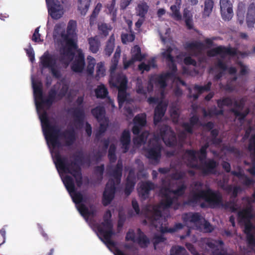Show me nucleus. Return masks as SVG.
<instances>
[{
	"label": "nucleus",
	"mask_w": 255,
	"mask_h": 255,
	"mask_svg": "<svg viewBox=\"0 0 255 255\" xmlns=\"http://www.w3.org/2000/svg\"><path fill=\"white\" fill-rule=\"evenodd\" d=\"M83 102L84 97H78L76 101L78 106L72 108L71 110V113L74 119V126L77 129L81 128L84 125L85 114L83 106H82Z\"/></svg>",
	"instance_id": "obj_9"
},
{
	"label": "nucleus",
	"mask_w": 255,
	"mask_h": 255,
	"mask_svg": "<svg viewBox=\"0 0 255 255\" xmlns=\"http://www.w3.org/2000/svg\"><path fill=\"white\" fill-rule=\"evenodd\" d=\"M182 220L184 222H190L197 223L201 220V216L199 213L188 212L182 215Z\"/></svg>",
	"instance_id": "obj_31"
},
{
	"label": "nucleus",
	"mask_w": 255,
	"mask_h": 255,
	"mask_svg": "<svg viewBox=\"0 0 255 255\" xmlns=\"http://www.w3.org/2000/svg\"><path fill=\"white\" fill-rule=\"evenodd\" d=\"M184 48L187 50L194 51L197 50L198 51H202L204 48V44L200 41L188 42L184 45Z\"/></svg>",
	"instance_id": "obj_34"
},
{
	"label": "nucleus",
	"mask_w": 255,
	"mask_h": 255,
	"mask_svg": "<svg viewBox=\"0 0 255 255\" xmlns=\"http://www.w3.org/2000/svg\"><path fill=\"white\" fill-rule=\"evenodd\" d=\"M135 48L136 49V53L132 55V58L134 61H141L144 58V56L141 53V50L139 46H135Z\"/></svg>",
	"instance_id": "obj_59"
},
{
	"label": "nucleus",
	"mask_w": 255,
	"mask_h": 255,
	"mask_svg": "<svg viewBox=\"0 0 255 255\" xmlns=\"http://www.w3.org/2000/svg\"><path fill=\"white\" fill-rule=\"evenodd\" d=\"M203 199L210 207L215 208L222 204V196L218 191H214L210 188L204 190Z\"/></svg>",
	"instance_id": "obj_10"
},
{
	"label": "nucleus",
	"mask_w": 255,
	"mask_h": 255,
	"mask_svg": "<svg viewBox=\"0 0 255 255\" xmlns=\"http://www.w3.org/2000/svg\"><path fill=\"white\" fill-rule=\"evenodd\" d=\"M172 51V48L169 46L164 52H162V55L167 61L173 63L174 62V58L171 54Z\"/></svg>",
	"instance_id": "obj_54"
},
{
	"label": "nucleus",
	"mask_w": 255,
	"mask_h": 255,
	"mask_svg": "<svg viewBox=\"0 0 255 255\" xmlns=\"http://www.w3.org/2000/svg\"><path fill=\"white\" fill-rule=\"evenodd\" d=\"M185 176L186 172L183 171L176 172L171 175L172 179L176 180L183 179Z\"/></svg>",
	"instance_id": "obj_63"
},
{
	"label": "nucleus",
	"mask_w": 255,
	"mask_h": 255,
	"mask_svg": "<svg viewBox=\"0 0 255 255\" xmlns=\"http://www.w3.org/2000/svg\"><path fill=\"white\" fill-rule=\"evenodd\" d=\"M116 184L114 179H109L103 192L102 202L104 206L109 205L115 198Z\"/></svg>",
	"instance_id": "obj_14"
},
{
	"label": "nucleus",
	"mask_w": 255,
	"mask_h": 255,
	"mask_svg": "<svg viewBox=\"0 0 255 255\" xmlns=\"http://www.w3.org/2000/svg\"><path fill=\"white\" fill-rule=\"evenodd\" d=\"M167 105L162 101L159 102L154 109L153 123L157 125L164 117L167 110Z\"/></svg>",
	"instance_id": "obj_22"
},
{
	"label": "nucleus",
	"mask_w": 255,
	"mask_h": 255,
	"mask_svg": "<svg viewBox=\"0 0 255 255\" xmlns=\"http://www.w3.org/2000/svg\"><path fill=\"white\" fill-rule=\"evenodd\" d=\"M135 184V176L133 170L129 171L128 175L127 178V181L124 190L125 194L127 196H129L132 192Z\"/></svg>",
	"instance_id": "obj_25"
},
{
	"label": "nucleus",
	"mask_w": 255,
	"mask_h": 255,
	"mask_svg": "<svg viewBox=\"0 0 255 255\" xmlns=\"http://www.w3.org/2000/svg\"><path fill=\"white\" fill-rule=\"evenodd\" d=\"M207 55L209 57H214L218 55H220L222 57H224L226 55L234 56L236 55V51L232 47H226L221 45L209 50Z\"/></svg>",
	"instance_id": "obj_18"
},
{
	"label": "nucleus",
	"mask_w": 255,
	"mask_h": 255,
	"mask_svg": "<svg viewBox=\"0 0 255 255\" xmlns=\"http://www.w3.org/2000/svg\"><path fill=\"white\" fill-rule=\"evenodd\" d=\"M39 118L46 140L53 148L59 147L61 146V142L59 139V136L65 139V145L67 146L73 145L75 142L76 134L73 128L61 132L60 129L57 125L50 124L47 114L45 111L40 116Z\"/></svg>",
	"instance_id": "obj_1"
},
{
	"label": "nucleus",
	"mask_w": 255,
	"mask_h": 255,
	"mask_svg": "<svg viewBox=\"0 0 255 255\" xmlns=\"http://www.w3.org/2000/svg\"><path fill=\"white\" fill-rule=\"evenodd\" d=\"M209 147V144L206 143L204 145L201 146L199 151L194 149H186L185 153L187 155L188 157L190 159V163L194 162L196 163L198 160L197 154H199L198 159L202 162L204 161L207 156V149Z\"/></svg>",
	"instance_id": "obj_15"
},
{
	"label": "nucleus",
	"mask_w": 255,
	"mask_h": 255,
	"mask_svg": "<svg viewBox=\"0 0 255 255\" xmlns=\"http://www.w3.org/2000/svg\"><path fill=\"white\" fill-rule=\"evenodd\" d=\"M137 233L138 237L135 242L141 248L145 249L147 248L150 244L149 239L139 228L137 230Z\"/></svg>",
	"instance_id": "obj_30"
},
{
	"label": "nucleus",
	"mask_w": 255,
	"mask_h": 255,
	"mask_svg": "<svg viewBox=\"0 0 255 255\" xmlns=\"http://www.w3.org/2000/svg\"><path fill=\"white\" fill-rule=\"evenodd\" d=\"M133 124L144 127L146 124V115L145 113L138 114L133 119Z\"/></svg>",
	"instance_id": "obj_39"
},
{
	"label": "nucleus",
	"mask_w": 255,
	"mask_h": 255,
	"mask_svg": "<svg viewBox=\"0 0 255 255\" xmlns=\"http://www.w3.org/2000/svg\"><path fill=\"white\" fill-rule=\"evenodd\" d=\"M115 5L116 0H112L111 3L107 4V6L109 13L113 16H116L117 15V9L115 8Z\"/></svg>",
	"instance_id": "obj_61"
},
{
	"label": "nucleus",
	"mask_w": 255,
	"mask_h": 255,
	"mask_svg": "<svg viewBox=\"0 0 255 255\" xmlns=\"http://www.w3.org/2000/svg\"><path fill=\"white\" fill-rule=\"evenodd\" d=\"M100 123L99 130L96 133V138L98 139L106 132L108 127V120L107 119L104 120Z\"/></svg>",
	"instance_id": "obj_44"
},
{
	"label": "nucleus",
	"mask_w": 255,
	"mask_h": 255,
	"mask_svg": "<svg viewBox=\"0 0 255 255\" xmlns=\"http://www.w3.org/2000/svg\"><path fill=\"white\" fill-rule=\"evenodd\" d=\"M166 240V238L164 237L163 235H154L153 239V244L154 250H156V246L161 243H163Z\"/></svg>",
	"instance_id": "obj_55"
},
{
	"label": "nucleus",
	"mask_w": 255,
	"mask_h": 255,
	"mask_svg": "<svg viewBox=\"0 0 255 255\" xmlns=\"http://www.w3.org/2000/svg\"><path fill=\"white\" fill-rule=\"evenodd\" d=\"M147 220L151 226L155 228H160V232L162 234L175 232V230L172 229V228L163 227L162 226L163 217L162 213L156 207H154L153 211L149 213V215L147 216Z\"/></svg>",
	"instance_id": "obj_8"
},
{
	"label": "nucleus",
	"mask_w": 255,
	"mask_h": 255,
	"mask_svg": "<svg viewBox=\"0 0 255 255\" xmlns=\"http://www.w3.org/2000/svg\"><path fill=\"white\" fill-rule=\"evenodd\" d=\"M114 83L113 85L117 88L118 90L127 89L128 78L123 74H118L115 78H113Z\"/></svg>",
	"instance_id": "obj_27"
},
{
	"label": "nucleus",
	"mask_w": 255,
	"mask_h": 255,
	"mask_svg": "<svg viewBox=\"0 0 255 255\" xmlns=\"http://www.w3.org/2000/svg\"><path fill=\"white\" fill-rule=\"evenodd\" d=\"M35 104L36 108L38 110H43L44 108V106H46L48 107H50L53 104V103L48 98L44 99L43 97L39 100V101H36Z\"/></svg>",
	"instance_id": "obj_42"
},
{
	"label": "nucleus",
	"mask_w": 255,
	"mask_h": 255,
	"mask_svg": "<svg viewBox=\"0 0 255 255\" xmlns=\"http://www.w3.org/2000/svg\"><path fill=\"white\" fill-rule=\"evenodd\" d=\"M149 9V6L147 3L143 1L138 4L136 8L137 15L139 16L140 18L145 17Z\"/></svg>",
	"instance_id": "obj_36"
},
{
	"label": "nucleus",
	"mask_w": 255,
	"mask_h": 255,
	"mask_svg": "<svg viewBox=\"0 0 255 255\" xmlns=\"http://www.w3.org/2000/svg\"><path fill=\"white\" fill-rule=\"evenodd\" d=\"M127 90H118V100L120 107L124 103L127 99Z\"/></svg>",
	"instance_id": "obj_53"
},
{
	"label": "nucleus",
	"mask_w": 255,
	"mask_h": 255,
	"mask_svg": "<svg viewBox=\"0 0 255 255\" xmlns=\"http://www.w3.org/2000/svg\"><path fill=\"white\" fill-rule=\"evenodd\" d=\"M162 146L156 137L149 140L147 147H144L145 156L157 163L161 156Z\"/></svg>",
	"instance_id": "obj_7"
},
{
	"label": "nucleus",
	"mask_w": 255,
	"mask_h": 255,
	"mask_svg": "<svg viewBox=\"0 0 255 255\" xmlns=\"http://www.w3.org/2000/svg\"><path fill=\"white\" fill-rule=\"evenodd\" d=\"M187 189V186L184 183H182L181 185H179L175 190L170 189V192L178 197H181L185 194Z\"/></svg>",
	"instance_id": "obj_45"
},
{
	"label": "nucleus",
	"mask_w": 255,
	"mask_h": 255,
	"mask_svg": "<svg viewBox=\"0 0 255 255\" xmlns=\"http://www.w3.org/2000/svg\"><path fill=\"white\" fill-rule=\"evenodd\" d=\"M122 41L124 44H126L127 42H132L135 39L134 34L131 32L130 34H122L121 35Z\"/></svg>",
	"instance_id": "obj_56"
},
{
	"label": "nucleus",
	"mask_w": 255,
	"mask_h": 255,
	"mask_svg": "<svg viewBox=\"0 0 255 255\" xmlns=\"http://www.w3.org/2000/svg\"><path fill=\"white\" fill-rule=\"evenodd\" d=\"M218 107L223 109L224 106L231 107L233 104L232 99L230 97H225L217 100Z\"/></svg>",
	"instance_id": "obj_41"
},
{
	"label": "nucleus",
	"mask_w": 255,
	"mask_h": 255,
	"mask_svg": "<svg viewBox=\"0 0 255 255\" xmlns=\"http://www.w3.org/2000/svg\"><path fill=\"white\" fill-rule=\"evenodd\" d=\"M112 213L110 210H108L103 216V222L101 224L96 225V228L99 234L102 236L104 240L100 238L107 246L114 247L115 243L111 240L115 232L113 229V224L111 219Z\"/></svg>",
	"instance_id": "obj_4"
},
{
	"label": "nucleus",
	"mask_w": 255,
	"mask_h": 255,
	"mask_svg": "<svg viewBox=\"0 0 255 255\" xmlns=\"http://www.w3.org/2000/svg\"><path fill=\"white\" fill-rule=\"evenodd\" d=\"M252 211L253 208L250 206L239 211L238 215L239 218L245 223L244 232L246 234L248 244L249 246L254 247L255 246V237L252 233L254 227L251 222V220L253 218Z\"/></svg>",
	"instance_id": "obj_5"
},
{
	"label": "nucleus",
	"mask_w": 255,
	"mask_h": 255,
	"mask_svg": "<svg viewBox=\"0 0 255 255\" xmlns=\"http://www.w3.org/2000/svg\"><path fill=\"white\" fill-rule=\"evenodd\" d=\"M95 93L97 98L102 99L107 98L109 94L107 88L103 84H101L97 86L95 90Z\"/></svg>",
	"instance_id": "obj_35"
},
{
	"label": "nucleus",
	"mask_w": 255,
	"mask_h": 255,
	"mask_svg": "<svg viewBox=\"0 0 255 255\" xmlns=\"http://www.w3.org/2000/svg\"><path fill=\"white\" fill-rule=\"evenodd\" d=\"M77 54L71 65V70L75 73H81L85 66V55L81 49L77 48Z\"/></svg>",
	"instance_id": "obj_16"
},
{
	"label": "nucleus",
	"mask_w": 255,
	"mask_h": 255,
	"mask_svg": "<svg viewBox=\"0 0 255 255\" xmlns=\"http://www.w3.org/2000/svg\"><path fill=\"white\" fill-rule=\"evenodd\" d=\"M123 165L121 160H118L117 164L115 168L113 170L111 175L113 177V179L116 185H119L121 181L122 176Z\"/></svg>",
	"instance_id": "obj_29"
},
{
	"label": "nucleus",
	"mask_w": 255,
	"mask_h": 255,
	"mask_svg": "<svg viewBox=\"0 0 255 255\" xmlns=\"http://www.w3.org/2000/svg\"><path fill=\"white\" fill-rule=\"evenodd\" d=\"M158 130L159 136L166 145L172 146L175 144L176 135L169 126L166 125L160 126Z\"/></svg>",
	"instance_id": "obj_12"
},
{
	"label": "nucleus",
	"mask_w": 255,
	"mask_h": 255,
	"mask_svg": "<svg viewBox=\"0 0 255 255\" xmlns=\"http://www.w3.org/2000/svg\"><path fill=\"white\" fill-rule=\"evenodd\" d=\"M89 44V50L93 53H97L101 46V42L96 37H91L88 39Z\"/></svg>",
	"instance_id": "obj_33"
},
{
	"label": "nucleus",
	"mask_w": 255,
	"mask_h": 255,
	"mask_svg": "<svg viewBox=\"0 0 255 255\" xmlns=\"http://www.w3.org/2000/svg\"><path fill=\"white\" fill-rule=\"evenodd\" d=\"M211 86L212 82L211 81H209L207 84L204 86H200L195 84L193 89L194 91L197 92V93L201 95L205 91H209L211 89Z\"/></svg>",
	"instance_id": "obj_46"
},
{
	"label": "nucleus",
	"mask_w": 255,
	"mask_h": 255,
	"mask_svg": "<svg viewBox=\"0 0 255 255\" xmlns=\"http://www.w3.org/2000/svg\"><path fill=\"white\" fill-rule=\"evenodd\" d=\"M102 7V5L100 2L97 4L90 16V21H91L92 19H95L98 16Z\"/></svg>",
	"instance_id": "obj_62"
},
{
	"label": "nucleus",
	"mask_w": 255,
	"mask_h": 255,
	"mask_svg": "<svg viewBox=\"0 0 255 255\" xmlns=\"http://www.w3.org/2000/svg\"><path fill=\"white\" fill-rule=\"evenodd\" d=\"M65 187L69 193H74L72 196L73 202L76 204H81L82 202H85L83 196L79 192H76L74 181L73 178L69 176L66 175L63 180Z\"/></svg>",
	"instance_id": "obj_11"
},
{
	"label": "nucleus",
	"mask_w": 255,
	"mask_h": 255,
	"mask_svg": "<svg viewBox=\"0 0 255 255\" xmlns=\"http://www.w3.org/2000/svg\"><path fill=\"white\" fill-rule=\"evenodd\" d=\"M170 74L167 73L165 74H161L158 76L156 78L155 82L159 85L162 89H164L167 86L166 79L170 76Z\"/></svg>",
	"instance_id": "obj_43"
},
{
	"label": "nucleus",
	"mask_w": 255,
	"mask_h": 255,
	"mask_svg": "<svg viewBox=\"0 0 255 255\" xmlns=\"http://www.w3.org/2000/svg\"><path fill=\"white\" fill-rule=\"evenodd\" d=\"M135 89L136 92L137 94L143 95H145L146 94V90L144 89L141 80H137Z\"/></svg>",
	"instance_id": "obj_58"
},
{
	"label": "nucleus",
	"mask_w": 255,
	"mask_h": 255,
	"mask_svg": "<svg viewBox=\"0 0 255 255\" xmlns=\"http://www.w3.org/2000/svg\"><path fill=\"white\" fill-rule=\"evenodd\" d=\"M180 9V6L176 5H172L170 6V9L172 12L171 16L176 21H180L182 19Z\"/></svg>",
	"instance_id": "obj_47"
},
{
	"label": "nucleus",
	"mask_w": 255,
	"mask_h": 255,
	"mask_svg": "<svg viewBox=\"0 0 255 255\" xmlns=\"http://www.w3.org/2000/svg\"><path fill=\"white\" fill-rule=\"evenodd\" d=\"M201 125L199 116L197 115H194L189 118V122L183 123L182 127L186 132L192 134L193 133V128L195 126H201Z\"/></svg>",
	"instance_id": "obj_24"
},
{
	"label": "nucleus",
	"mask_w": 255,
	"mask_h": 255,
	"mask_svg": "<svg viewBox=\"0 0 255 255\" xmlns=\"http://www.w3.org/2000/svg\"><path fill=\"white\" fill-rule=\"evenodd\" d=\"M68 91V87L66 85H64L62 86V88L60 90V91L57 94V98L59 100L62 99L64 98L66 95L67 94Z\"/></svg>",
	"instance_id": "obj_64"
},
{
	"label": "nucleus",
	"mask_w": 255,
	"mask_h": 255,
	"mask_svg": "<svg viewBox=\"0 0 255 255\" xmlns=\"http://www.w3.org/2000/svg\"><path fill=\"white\" fill-rule=\"evenodd\" d=\"M218 164L214 159H210L202 162V165H199L197 163H189L188 166L195 169L201 170L205 175L216 174V168Z\"/></svg>",
	"instance_id": "obj_13"
},
{
	"label": "nucleus",
	"mask_w": 255,
	"mask_h": 255,
	"mask_svg": "<svg viewBox=\"0 0 255 255\" xmlns=\"http://www.w3.org/2000/svg\"><path fill=\"white\" fill-rule=\"evenodd\" d=\"M33 89L35 100L36 101H39V100L43 97L41 84L33 83Z\"/></svg>",
	"instance_id": "obj_40"
},
{
	"label": "nucleus",
	"mask_w": 255,
	"mask_h": 255,
	"mask_svg": "<svg viewBox=\"0 0 255 255\" xmlns=\"http://www.w3.org/2000/svg\"><path fill=\"white\" fill-rule=\"evenodd\" d=\"M185 249L181 246L172 247L170 250V255H186Z\"/></svg>",
	"instance_id": "obj_52"
},
{
	"label": "nucleus",
	"mask_w": 255,
	"mask_h": 255,
	"mask_svg": "<svg viewBox=\"0 0 255 255\" xmlns=\"http://www.w3.org/2000/svg\"><path fill=\"white\" fill-rule=\"evenodd\" d=\"M130 141L131 137L129 131L125 129L123 131L120 138V142L122 144L121 148L123 149V153H127L128 151Z\"/></svg>",
	"instance_id": "obj_28"
},
{
	"label": "nucleus",
	"mask_w": 255,
	"mask_h": 255,
	"mask_svg": "<svg viewBox=\"0 0 255 255\" xmlns=\"http://www.w3.org/2000/svg\"><path fill=\"white\" fill-rule=\"evenodd\" d=\"M57 56L46 51L40 58V64L43 69H48L53 77L59 79L61 77L60 71L58 68Z\"/></svg>",
	"instance_id": "obj_6"
},
{
	"label": "nucleus",
	"mask_w": 255,
	"mask_h": 255,
	"mask_svg": "<svg viewBox=\"0 0 255 255\" xmlns=\"http://www.w3.org/2000/svg\"><path fill=\"white\" fill-rule=\"evenodd\" d=\"M246 23L248 27H253L255 23V3L251 2L248 7Z\"/></svg>",
	"instance_id": "obj_26"
},
{
	"label": "nucleus",
	"mask_w": 255,
	"mask_h": 255,
	"mask_svg": "<svg viewBox=\"0 0 255 255\" xmlns=\"http://www.w3.org/2000/svg\"><path fill=\"white\" fill-rule=\"evenodd\" d=\"M77 22L75 20H70L67 25L66 33L65 31L61 33V37L65 42L66 47H64L60 50V54L66 57L67 59L64 63L68 64L75 56V52L72 49L78 48L77 41L74 39Z\"/></svg>",
	"instance_id": "obj_3"
},
{
	"label": "nucleus",
	"mask_w": 255,
	"mask_h": 255,
	"mask_svg": "<svg viewBox=\"0 0 255 255\" xmlns=\"http://www.w3.org/2000/svg\"><path fill=\"white\" fill-rule=\"evenodd\" d=\"M48 7V13L54 19H58L62 16L63 12L61 10V5L56 4L55 0H45Z\"/></svg>",
	"instance_id": "obj_20"
},
{
	"label": "nucleus",
	"mask_w": 255,
	"mask_h": 255,
	"mask_svg": "<svg viewBox=\"0 0 255 255\" xmlns=\"http://www.w3.org/2000/svg\"><path fill=\"white\" fill-rule=\"evenodd\" d=\"M104 170L105 167L104 164H102L100 166H97L95 167V174L98 177L100 181H101L103 179Z\"/></svg>",
	"instance_id": "obj_57"
},
{
	"label": "nucleus",
	"mask_w": 255,
	"mask_h": 255,
	"mask_svg": "<svg viewBox=\"0 0 255 255\" xmlns=\"http://www.w3.org/2000/svg\"><path fill=\"white\" fill-rule=\"evenodd\" d=\"M183 17L187 28L189 30L192 29L193 27L192 20L193 15L191 11L187 8H185L183 10Z\"/></svg>",
	"instance_id": "obj_38"
},
{
	"label": "nucleus",
	"mask_w": 255,
	"mask_h": 255,
	"mask_svg": "<svg viewBox=\"0 0 255 255\" xmlns=\"http://www.w3.org/2000/svg\"><path fill=\"white\" fill-rule=\"evenodd\" d=\"M91 114L97 119L98 122H101L107 119L105 117L106 111L105 108L101 106H97L92 109Z\"/></svg>",
	"instance_id": "obj_32"
},
{
	"label": "nucleus",
	"mask_w": 255,
	"mask_h": 255,
	"mask_svg": "<svg viewBox=\"0 0 255 255\" xmlns=\"http://www.w3.org/2000/svg\"><path fill=\"white\" fill-rule=\"evenodd\" d=\"M73 157L74 160L69 163L67 158L66 156H62L57 151L54 154V163L57 169L72 175L75 179L77 186L81 187L83 184L81 165L84 160L83 152L82 150L77 151L73 154Z\"/></svg>",
	"instance_id": "obj_2"
},
{
	"label": "nucleus",
	"mask_w": 255,
	"mask_h": 255,
	"mask_svg": "<svg viewBox=\"0 0 255 255\" xmlns=\"http://www.w3.org/2000/svg\"><path fill=\"white\" fill-rule=\"evenodd\" d=\"M155 185L150 181H144L140 185L138 193L142 199L145 200L149 197L150 191L154 190Z\"/></svg>",
	"instance_id": "obj_23"
},
{
	"label": "nucleus",
	"mask_w": 255,
	"mask_h": 255,
	"mask_svg": "<svg viewBox=\"0 0 255 255\" xmlns=\"http://www.w3.org/2000/svg\"><path fill=\"white\" fill-rule=\"evenodd\" d=\"M202 191H204V190H200L199 192L192 191L187 200L183 202L182 206L187 205L193 207H196L200 201V199H203Z\"/></svg>",
	"instance_id": "obj_21"
},
{
	"label": "nucleus",
	"mask_w": 255,
	"mask_h": 255,
	"mask_svg": "<svg viewBox=\"0 0 255 255\" xmlns=\"http://www.w3.org/2000/svg\"><path fill=\"white\" fill-rule=\"evenodd\" d=\"M221 16L225 21L230 20L233 16V4L230 0H220Z\"/></svg>",
	"instance_id": "obj_17"
},
{
	"label": "nucleus",
	"mask_w": 255,
	"mask_h": 255,
	"mask_svg": "<svg viewBox=\"0 0 255 255\" xmlns=\"http://www.w3.org/2000/svg\"><path fill=\"white\" fill-rule=\"evenodd\" d=\"M170 188L168 187H162L160 190V194L163 198L160 202V204L164 208L167 209L171 207L175 200H177L176 196L171 197Z\"/></svg>",
	"instance_id": "obj_19"
},
{
	"label": "nucleus",
	"mask_w": 255,
	"mask_h": 255,
	"mask_svg": "<svg viewBox=\"0 0 255 255\" xmlns=\"http://www.w3.org/2000/svg\"><path fill=\"white\" fill-rule=\"evenodd\" d=\"M214 1L213 0H205L204 2V8L203 11V15L209 16L212 11Z\"/></svg>",
	"instance_id": "obj_48"
},
{
	"label": "nucleus",
	"mask_w": 255,
	"mask_h": 255,
	"mask_svg": "<svg viewBox=\"0 0 255 255\" xmlns=\"http://www.w3.org/2000/svg\"><path fill=\"white\" fill-rule=\"evenodd\" d=\"M114 43L111 40H109L105 48V52L106 55L110 56L113 52L114 49Z\"/></svg>",
	"instance_id": "obj_60"
},
{
	"label": "nucleus",
	"mask_w": 255,
	"mask_h": 255,
	"mask_svg": "<svg viewBox=\"0 0 255 255\" xmlns=\"http://www.w3.org/2000/svg\"><path fill=\"white\" fill-rule=\"evenodd\" d=\"M231 111L236 118H238L239 121L244 120L249 114V110H247L244 112H241L236 108H232Z\"/></svg>",
	"instance_id": "obj_51"
},
{
	"label": "nucleus",
	"mask_w": 255,
	"mask_h": 255,
	"mask_svg": "<svg viewBox=\"0 0 255 255\" xmlns=\"http://www.w3.org/2000/svg\"><path fill=\"white\" fill-rule=\"evenodd\" d=\"M116 146L114 144H111L108 151V158L111 163H114L117 160L116 155Z\"/></svg>",
	"instance_id": "obj_50"
},
{
	"label": "nucleus",
	"mask_w": 255,
	"mask_h": 255,
	"mask_svg": "<svg viewBox=\"0 0 255 255\" xmlns=\"http://www.w3.org/2000/svg\"><path fill=\"white\" fill-rule=\"evenodd\" d=\"M88 65L87 67V72L89 75H92L94 71V67L96 64L95 58L91 56L87 57Z\"/></svg>",
	"instance_id": "obj_49"
},
{
	"label": "nucleus",
	"mask_w": 255,
	"mask_h": 255,
	"mask_svg": "<svg viewBox=\"0 0 255 255\" xmlns=\"http://www.w3.org/2000/svg\"><path fill=\"white\" fill-rule=\"evenodd\" d=\"M91 0H78V9L81 15H85L88 11Z\"/></svg>",
	"instance_id": "obj_37"
}]
</instances>
